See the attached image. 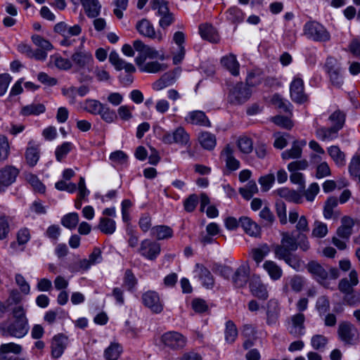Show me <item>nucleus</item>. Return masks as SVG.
Segmentation results:
<instances>
[{
    "label": "nucleus",
    "instance_id": "obj_1",
    "mask_svg": "<svg viewBox=\"0 0 360 360\" xmlns=\"http://www.w3.org/2000/svg\"><path fill=\"white\" fill-rule=\"evenodd\" d=\"M133 47L139 52V56L135 58V63L141 72L156 74L164 72L168 68L167 63L158 60L146 63V59L165 60L167 57L163 53H160L155 48L143 44L141 40H135L133 42Z\"/></svg>",
    "mask_w": 360,
    "mask_h": 360
},
{
    "label": "nucleus",
    "instance_id": "obj_30",
    "mask_svg": "<svg viewBox=\"0 0 360 360\" xmlns=\"http://www.w3.org/2000/svg\"><path fill=\"white\" fill-rule=\"evenodd\" d=\"M263 268L274 281H277L282 276L283 271L281 268L274 261H265L263 264Z\"/></svg>",
    "mask_w": 360,
    "mask_h": 360
},
{
    "label": "nucleus",
    "instance_id": "obj_39",
    "mask_svg": "<svg viewBox=\"0 0 360 360\" xmlns=\"http://www.w3.org/2000/svg\"><path fill=\"white\" fill-rule=\"evenodd\" d=\"M151 235L158 240H164L171 238L173 235V231L169 226H156L151 229Z\"/></svg>",
    "mask_w": 360,
    "mask_h": 360
},
{
    "label": "nucleus",
    "instance_id": "obj_61",
    "mask_svg": "<svg viewBox=\"0 0 360 360\" xmlns=\"http://www.w3.org/2000/svg\"><path fill=\"white\" fill-rule=\"evenodd\" d=\"M345 115L340 110H336L329 117V120L333 124V126L342 129L345 122Z\"/></svg>",
    "mask_w": 360,
    "mask_h": 360
},
{
    "label": "nucleus",
    "instance_id": "obj_44",
    "mask_svg": "<svg viewBox=\"0 0 360 360\" xmlns=\"http://www.w3.org/2000/svg\"><path fill=\"white\" fill-rule=\"evenodd\" d=\"M122 351V347L119 344H111L104 352L105 358L106 360H117Z\"/></svg>",
    "mask_w": 360,
    "mask_h": 360
},
{
    "label": "nucleus",
    "instance_id": "obj_23",
    "mask_svg": "<svg viewBox=\"0 0 360 360\" xmlns=\"http://www.w3.org/2000/svg\"><path fill=\"white\" fill-rule=\"evenodd\" d=\"M221 158L226 162V167L231 171L236 170L240 167V162L233 156V150L229 145H226L221 152Z\"/></svg>",
    "mask_w": 360,
    "mask_h": 360
},
{
    "label": "nucleus",
    "instance_id": "obj_2",
    "mask_svg": "<svg viewBox=\"0 0 360 360\" xmlns=\"http://www.w3.org/2000/svg\"><path fill=\"white\" fill-rule=\"evenodd\" d=\"M71 61L72 66L74 65L76 68V71L79 72L81 75L80 82H90L92 80V77L89 75H85L82 72L84 70L88 71L92 70V65L94 64V58L91 53L89 51L85 50L80 47L79 49L75 51L72 54Z\"/></svg>",
    "mask_w": 360,
    "mask_h": 360
},
{
    "label": "nucleus",
    "instance_id": "obj_29",
    "mask_svg": "<svg viewBox=\"0 0 360 360\" xmlns=\"http://www.w3.org/2000/svg\"><path fill=\"white\" fill-rule=\"evenodd\" d=\"M81 4L88 17L96 18L100 14L101 5L98 0H81Z\"/></svg>",
    "mask_w": 360,
    "mask_h": 360
},
{
    "label": "nucleus",
    "instance_id": "obj_13",
    "mask_svg": "<svg viewBox=\"0 0 360 360\" xmlns=\"http://www.w3.org/2000/svg\"><path fill=\"white\" fill-rule=\"evenodd\" d=\"M180 72V68H176L172 71L165 72L158 80L153 83V89L155 91H160L172 85L176 82V77Z\"/></svg>",
    "mask_w": 360,
    "mask_h": 360
},
{
    "label": "nucleus",
    "instance_id": "obj_36",
    "mask_svg": "<svg viewBox=\"0 0 360 360\" xmlns=\"http://www.w3.org/2000/svg\"><path fill=\"white\" fill-rule=\"evenodd\" d=\"M279 314V305L277 301L271 300L267 303V323L274 324L276 322Z\"/></svg>",
    "mask_w": 360,
    "mask_h": 360
},
{
    "label": "nucleus",
    "instance_id": "obj_42",
    "mask_svg": "<svg viewBox=\"0 0 360 360\" xmlns=\"http://www.w3.org/2000/svg\"><path fill=\"white\" fill-rule=\"evenodd\" d=\"M302 146H299L298 141L293 142L292 148L289 150L283 151L281 157L283 160L297 159L302 156Z\"/></svg>",
    "mask_w": 360,
    "mask_h": 360
},
{
    "label": "nucleus",
    "instance_id": "obj_14",
    "mask_svg": "<svg viewBox=\"0 0 360 360\" xmlns=\"http://www.w3.org/2000/svg\"><path fill=\"white\" fill-rule=\"evenodd\" d=\"M139 251L142 256L153 260L160 252V245L156 242L146 239L141 242Z\"/></svg>",
    "mask_w": 360,
    "mask_h": 360
},
{
    "label": "nucleus",
    "instance_id": "obj_43",
    "mask_svg": "<svg viewBox=\"0 0 360 360\" xmlns=\"http://www.w3.org/2000/svg\"><path fill=\"white\" fill-rule=\"evenodd\" d=\"M46 108L41 103H32L23 107L21 110L22 115H38L45 112Z\"/></svg>",
    "mask_w": 360,
    "mask_h": 360
},
{
    "label": "nucleus",
    "instance_id": "obj_12",
    "mask_svg": "<svg viewBox=\"0 0 360 360\" xmlns=\"http://www.w3.org/2000/svg\"><path fill=\"white\" fill-rule=\"evenodd\" d=\"M189 135L185 129L179 127L173 133H165L162 136V141L166 144L178 143L186 145L189 141Z\"/></svg>",
    "mask_w": 360,
    "mask_h": 360
},
{
    "label": "nucleus",
    "instance_id": "obj_31",
    "mask_svg": "<svg viewBox=\"0 0 360 360\" xmlns=\"http://www.w3.org/2000/svg\"><path fill=\"white\" fill-rule=\"evenodd\" d=\"M270 251L269 245L266 243H263L257 248H252L250 252V255L252 259L259 264L264 258L268 255Z\"/></svg>",
    "mask_w": 360,
    "mask_h": 360
},
{
    "label": "nucleus",
    "instance_id": "obj_62",
    "mask_svg": "<svg viewBox=\"0 0 360 360\" xmlns=\"http://www.w3.org/2000/svg\"><path fill=\"white\" fill-rule=\"evenodd\" d=\"M26 179L37 192L44 193L45 191V186L36 175L28 174L26 176Z\"/></svg>",
    "mask_w": 360,
    "mask_h": 360
},
{
    "label": "nucleus",
    "instance_id": "obj_34",
    "mask_svg": "<svg viewBox=\"0 0 360 360\" xmlns=\"http://www.w3.org/2000/svg\"><path fill=\"white\" fill-rule=\"evenodd\" d=\"M158 14L160 17L159 21L160 26L163 29L169 26L174 20L173 14L169 12L167 6H161L160 11H158Z\"/></svg>",
    "mask_w": 360,
    "mask_h": 360
},
{
    "label": "nucleus",
    "instance_id": "obj_51",
    "mask_svg": "<svg viewBox=\"0 0 360 360\" xmlns=\"http://www.w3.org/2000/svg\"><path fill=\"white\" fill-rule=\"evenodd\" d=\"M338 199L335 197H330L325 202L323 207V216L326 219H330L333 215V209L338 205Z\"/></svg>",
    "mask_w": 360,
    "mask_h": 360
},
{
    "label": "nucleus",
    "instance_id": "obj_38",
    "mask_svg": "<svg viewBox=\"0 0 360 360\" xmlns=\"http://www.w3.org/2000/svg\"><path fill=\"white\" fill-rule=\"evenodd\" d=\"M136 29L141 34L149 38H155V30L148 20L143 19L139 21L136 25Z\"/></svg>",
    "mask_w": 360,
    "mask_h": 360
},
{
    "label": "nucleus",
    "instance_id": "obj_49",
    "mask_svg": "<svg viewBox=\"0 0 360 360\" xmlns=\"http://www.w3.org/2000/svg\"><path fill=\"white\" fill-rule=\"evenodd\" d=\"M350 175L360 183V155L354 156L349 165Z\"/></svg>",
    "mask_w": 360,
    "mask_h": 360
},
{
    "label": "nucleus",
    "instance_id": "obj_9",
    "mask_svg": "<svg viewBox=\"0 0 360 360\" xmlns=\"http://www.w3.org/2000/svg\"><path fill=\"white\" fill-rule=\"evenodd\" d=\"M291 99L299 104L308 101V96L304 92V82L300 77H295L290 85Z\"/></svg>",
    "mask_w": 360,
    "mask_h": 360
},
{
    "label": "nucleus",
    "instance_id": "obj_11",
    "mask_svg": "<svg viewBox=\"0 0 360 360\" xmlns=\"http://www.w3.org/2000/svg\"><path fill=\"white\" fill-rule=\"evenodd\" d=\"M304 320L305 316L302 313L293 315L290 318V321L288 323V333L294 338H300L304 334Z\"/></svg>",
    "mask_w": 360,
    "mask_h": 360
},
{
    "label": "nucleus",
    "instance_id": "obj_50",
    "mask_svg": "<svg viewBox=\"0 0 360 360\" xmlns=\"http://www.w3.org/2000/svg\"><path fill=\"white\" fill-rule=\"evenodd\" d=\"M281 243L291 252L295 251L298 248L296 238L288 233H283Z\"/></svg>",
    "mask_w": 360,
    "mask_h": 360
},
{
    "label": "nucleus",
    "instance_id": "obj_22",
    "mask_svg": "<svg viewBox=\"0 0 360 360\" xmlns=\"http://www.w3.org/2000/svg\"><path fill=\"white\" fill-rule=\"evenodd\" d=\"M239 223L244 231L250 236H259L261 232L259 226L250 217H241L239 219Z\"/></svg>",
    "mask_w": 360,
    "mask_h": 360
},
{
    "label": "nucleus",
    "instance_id": "obj_54",
    "mask_svg": "<svg viewBox=\"0 0 360 360\" xmlns=\"http://www.w3.org/2000/svg\"><path fill=\"white\" fill-rule=\"evenodd\" d=\"M9 152L10 147L7 137L0 135V161H4L8 158Z\"/></svg>",
    "mask_w": 360,
    "mask_h": 360
},
{
    "label": "nucleus",
    "instance_id": "obj_55",
    "mask_svg": "<svg viewBox=\"0 0 360 360\" xmlns=\"http://www.w3.org/2000/svg\"><path fill=\"white\" fill-rule=\"evenodd\" d=\"M271 120L276 125L285 129H291L293 127V122L290 118L287 117L277 115L271 117Z\"/></svg>",
    "mask_w": 360,
    "mask_h": 360
},
{
    "label": "nucleus",
    "instance_id": "obj_60",
    "mask_svg": "<svg viewBox=\"0 0 360 360\" xmlns=\"http://www.w3.org/2000/svg\"><path fill=\"white\" fill-rule=\"evenodd\" d=\"M112 4L115 6L113 13L118 19L122 18L123 11L127 9L128 6V0H113Z\"/></svg>",
    "mask_w": 360,
    "mask_h": 360
},
{
    "label": "nucleus",
    "instance_id": "obj_10",
    "mask_svg": "<svg viewBox=\"0 0 360 360\" xmlns=\"http://www.w3.org/2000/svg\"><path fill=\"white\" fill-rule=\"evenodd\" d=\"M142 302L145 307L155 314H160L163 310V304L159 295L155 291H148L143 294Z\"/></svg>",
    "mask_w": 360,
    "mask_h": 360
},
{
    "label": "nucleus",
    "instance_id": "obj_25",
    "mask_svg": "<svg viewBox=\"0 0 360 360\" xmlns=\"http://www.w3.org/2000/svg\"><path fill=\"white\" fill-rule=\"evenodd\" d=\"M275 193L281 198L289 202L296 204H300L302 202V195L295 190H291L288 188H281L277 189Z\"/></svg>",
    "mask_w": 360,
    "mask_h": 360
},
{
    "label": "nucleus",
    "instance_id": "obj_37",
    "mask_svg": "<svg viewBox=\"0 0 360 360\" xmlns=\"http://www.w3.org/2000/svg\"><path fill=\"white\" fill-rule=\"evenodd\" d=\"M221 63L226 69L231 72L233 75H238L239 64L234 55L230 54L229 56L223 57L221 60Z\"/></svg>",
    "mask_w": 360,
    "mask_h": 360
},
{
    "label": "nucleus",
    "instance_id": "obj_21",
    "mask_svg": "<svg viewBox=\"0 0 360 360\" xmlns=\"http://www.w3.org/2000/svg\"><path fill=\"white\" fill-rule=\"evenodd\" d=\"M354 221L348 216H344L341 219V226L338 228L336 234L338 237L348 240L352 233Z\"/></svg>",
    "mask_w": 360,
    "mask_h": 360
},
{
    "label": "nucleus",
    "instance_id": "obj_40",
    "mask_svg": "<svg viewBox=\"0 0 360 360\" xmlns=\"http://www.w3.org/2000/svg\"><path fill=\"white\" fill-rule=\"evenodd\" d=\"M328 153L338 166H343L345 164V155L337 146H332L328 148Z\"/></svg>",
    "mask_w": 360,
    "mask_h": 360
},
{
    "label": "nucleus",
    "instance_id": "obj_53",
    "mask_svg": "<svg viewBox=\"0 0 360 360\" xmlns=\"http://www.w3.org/2000/svg\"><path fill=\"white\" fill-rule=\"evenodd\" d=\"M32 42L41 49L46 51L53 49V45L51 42L40 35L34 34L32 37Z\"/></svg>",
    "mask_w": 360,
    "mask_h": 360
},
{
    "label": "nucleus",
    "instance_id": "obj_20",
    "mask_svg": "<svg viewBox=\"0 0 360 360\" xmlns=\"http://www.w3.org/2000/svg\"><path fill=\"white\" fill-rule=\"evenodd\" d=\"M109 61L117 70H124L127 72L129 73L134 72L136 71L135 67L131 63H127L125 60L120 58L118 53L115 51L110 52Z\"/></svg>",
    "mask_w": 360,
    "mask_h": 360
},
{
    "label": "nucleus",
    "instance_id": "obj_56",
    "mask_svg": "<svg viewBox=\"0 0 360 360\" xmlns=\"http://www.w3.org/2000/svg\"><path fill=\"white\" fill-rule=\"evenodd\" d=\"M328 343V338L322 335H315L311 339V347L316 350L325 348Z\"/></svg>",
    "mask_w": 360,
    "mask_h": 360
},
{
    "label": "nucleus",
    "instance_id": "obj_48",
    "mask_svg": "<svg viewBox=\"0 0 360 360\" xmlns=\"http://www.w3.org/2000/svg\"><path fill=\"white\" fill-rule=\"evenodd\" d=\"M79 222V215L76 212L65 214L61 219V224L70 229H75Z\"/></svg>",
    "mask_w": 360,
    "mask_h": 360
},
{
    "label": "nucleus",
    "instance_id": "obj_45",
    "mask_svg": "<svg viewBox=\"0 0 360 360\" xmlns=\"http://www.w3.org/2000/svg\"><path fill=\"white\" fill-rule=\"evenodd\" d=\"M100 101L94 99H87L84 103V110L92 115H98L103 105Z\"/></svg>",
    "mask_w": 360,
    "mask_h": 360
},
{
    "label": "nucleus",
    "instance_id": "obj_26",
    "mask_svg": "<svg viewBox=\"0 0 360 360\" xmlns=\"http://www.w3.org/2000/svg\"><path fill=\"white\" fill-rule=\"evenodd\" d=\"M186 121L192 124L210 127V122L205 112L200 110H195L189 112L186 118Z\"/></svg>",
    "mask_w": 360,
    "mask_h": 360
},
{
    "label": "nucleus",
    "instance_id": "obj_18",
    "mask_svg": "<svg viewBox=\"0 0 360 360\" xmlns=\"http://www.w3.org/2000/svg\"><path fill=\"white\" fill-rule=\"evenodd\" d=\"M39 157V145L37 144L33 140L30 141L25 153L26 163L30 167H33L37 164Z\"/></svg>",
    "mask_w": 360,
    "mask_h": 360
},
{
    "label": "nucleus",
    "instance_id": "obj_59",
    "mask_svg": "<svg viewBox=\"0 0 360 360\" xmlns=\"http://www.w3.org/2000/svg\"><path fill=\"white\" fill-rule=\"evenodd\" d=\"M53 58L54 65L59 70H69L72 68L71 59L65 58L60 56H56Z\"/></svg>",
    "mask_w": 360,
    "mask_h": 360
},
{
    "label": "nucleus",
    "instance_id": "obj_3",
    "mask_svg": "<svg viewBox=\"0 0 360 360\" xmlns=\"http://www.w3.org/2000/svg\"><path fill=\"white\" fill-rule=\"evenodd\" d=\"M337 333L339 340L345 345H354L359 342V332L351 322L341 321Z\"/></svg>",
    "mask_w": 360,
    "mask_h": 360
},
{
    "label": "nucleus",
    "instance_id": "obj_5",
    "mask_svg": "<svg viewBox=\"0 0 360 360\" xmlns=\"http://www.w3.org/2000/svg\"><path fill=\"white\" fill-rule=\"evenodd\" d=\"M0 330L4 333L17 338H21L24 337L28 332V321H15L10 323L7 326L6 323H1Z\"/></svg>",
    "mask_w": 360,
    "mask_h": 360
},
{
    "label": "nucleus",
    "instance_id": "obj_19",
    "mask_svg": "<svg viewBox=\"0 0 360 360\" xmlns=\"http://www.w3.org/2000/svg\"><path fill=\"white\" fill-rule=\"evenodd\" d=\"M68 345V338L63 334L55 335L51 342V355L53 358H59Z\"/></svg>",
    "mask_w": 360,
    "mask_h": 360
},
{
    "label": "nucleus",
    "instance_id": "obj_46",
    "mask_svg": "<svg viewBox=\"0 0 360 360\" xmlns=\"http://www.w3.org/2000/svg\"><path fill=\"white\" fill-rule=\"evenodd\" d=\"M328 233V226L322 221L316 220L313 224L311 236L318 238L325 237Z\"/></svg>",
    "mask_w": 360,
    "mask_h": 360
},
{
    "label": "nucleus",
    "instance_id": "obj_6",
    "mask_svg": "<svg viewBox=\"0 0 360 360\" xmlns=\"http://www.w3.org/2000/svg\"><path fill=\"white\" fill-rule=\"evenodd\" d=\"M250 96L251 91L249 87L243 83H238L231 89L228 100L233 105H240L246 102Z\"/></svg>",
    "mask_w": 360,
    "mask_h": 360
},
{
    "label": "nucleus",
    "instance_id": "obj_41",
    "mask_svg": "<svg viewBox=\"0 0 360 360\" xmlns=\"http://www.w3.org/2000/svg\"><path fill=\"white\" fill-rule=\"evenodd\" d=\"M98 229L105 234H112L116 229L115 221L107 217H101L98 225Z\"/></svg>",
    "mask_w": 360,
    "mask_h": 360
},
{
    "label": "nucleus",
    "instance_id": "obj_7",
    "mask_svg": "<svg viewBox=\"0 0 360 360\" xmlns=\"http://www.w3.org/2000/svg\"><path fill=\"white\" fill-rule=\"evenodd\" d=\"M161 342L165 347L173 350L183 349L186 345V338L180 333L169 331L161 336Z\"/></svg>",
    "mask_w": 360,
    "mask_h": 360
},
{
    "label": "nucleus",
    "instance_id": "obj_17",
    "mask_svg": "<svg viewBox=\"0 0 360 360\" xmlns=\"http://www.w3.org/2000/svg\"><path fill=\"white\" fill-rule=\"evenodd\" d=\"M252 295L260 300H266L269 297L266 285L262 283L259 277H253L249 283Z\"/></svg>",
    "mask_w": 360,
    "mask_h": 360
},
{
    "label": "nucleus",
    "instance_id": "obj_32",
    "mask_svg": "<svg viewBox=\"0 0 360 360\" xmlns=\"http://www.w3.org/2000/svg\"><path fill=\"white\" fill-rule=\"evenodd\" d=\"M248 271L244 266H240L234 273L233 282L237 288H243L248 280Z\"/></svg>",
    "mask_w": 360,
    "mask_h": 360
},
{
    "label": "nucleus",
    "instance_id": "obj_4",
    "mask_svg": "<svg viewBox=\"0 0 360 360\" xmlns=\"http://www.w3.org/2000/svg\"><path fill=\"white\" fill-rule=\"evenodd\" d=\"M304 34L307 38L316 41H327L330 39V34L326 28L315 21L305 24Z\"/></svg>",
    "mask_w": 360,
    "mask_h": 360
},
{
    "label": "nucleus",
    "instance_id": "obj_57",
    "mask_svg": "<svg viewBox=\"0 0 360 360\" xmlns=\"http://www.w3.org/2000/svg\"><path fill=\"white\" fill-rule=\"evenodd\" d=\"M316 308L320 315L325 314L330 309V302L328 298L325 295L320 296L317 299Z\"/></svg>",
    "mask_w": 360,
    "mask_h": 360
},
{
    "label": "nucleus",
    "instance_id": "obj_16",
    "mask_svg": "<svg viewBox=\"0 0 360 360\" xmlns=\"http://www.w3.org/2000/svg\"><path fill=\"white\" fill-rule=\"evenodd\" d=\"M18 170L13 166H6L0 169V191L4 190L13 184L17 176Z\"/></svg>",
    "mask_w": 360,
    "mask_h": 360
},
{
    "label": "nucleus",
    "instance_id": "obj_15",
    "mask_svg": "<svg viewBox=\"0 0 360 360\" xmlns=\"http://www.w3.org/2000/svg\"><path fill=\"white\" fill-rule=\"evenodd\" d=\"M306 268L312 277L321 284L328 278L327 269L316 261L309 262Z\"/></svg>",
    "mask_w": 360,
    "mask_h": 360
},
{
    "label": "nucleus",
    "instance_id": "obj_8",
    "mask_svg": "<svg viewBox=\"0 0 360 360\" xmlns=\"http://www.w3.org/2000/svg\"><path fill=\"white\" fill-rule=\"evenodd\" d=\"M325 67L332 84L340 87L343 84V79L340 74L341 68L338 60L334 58L329 57L326 60Z\"/></svg>",
    "mask_w": 360,
    "mask_h": 360
},
{
    "label": "nucleus",
    "instance_id": "obj_47",
    "mask_svg": "<svg viewBox=\"0 0 360 360\" xmlns=\"http://www.w3.org/2000/svg\"><path fill=\"white\" fill-rule=\"evenodd\" d=\"M238 336V330L232 321L226 323L225 340L229 343H233Z\"/></svg>",
    "mask_w": 360,
    "mask_h": 360
},
{
    "label": "nucleus",
    "instance_id": "obj_24",
    "mask_svg": "<svg viewBox=\"0 0 360 360\" xmlns=\"http://www.w3.org/2000/svg\"><path fill=\"white\" fill-rule=\"evenodd\" d=\"M21 351L22 347L18 344L13 342L2 344L0 346V360H12L14 356L9 353L18 354Z\"/></svg>",
    "mask_w": 360,
    "mask_h": 360
},
{
    "label": "nucleus",
    "instance_id": "obj_58",
    "mask_svg": "<svg viewBox=\"0 0 360 360\" xmlns=\"http://www.w3.org/2000/svg\"><path fill=\"white\" fill-rule=\"evenodd\" d=\"M72 149V143L65 142L62 145L58 146L55 151L56 160L60 162Z\"/></svg>",
    "mask_w": 360,
    "mask_h": 360
},
{
    "label": "nucleus",
    "instance_id": "obj_64",
    "mask_svg": "<svg viewBox=\"0 0 360 360\" xmlns=\"http://www.w3.org/2000/svg\"><path fill=\"white\" fill-rule=\"evenodd\" d=\"M275 181V176L273 174H269L259 179V183L261 185L262 190L264 192L268 191Z\"/></svg>",
    "mask_w": 360,
    "mask_h": 360
},
{
    "label": "nucleus",
    "instance_id": "obj_52",
    "mask_svg": "<svg viewBox=\"0 0 360 360\" xmlns=\"http://www.w3.org/2000/svg\"><path fill=\"white\" fill-rule=\"evenodd\" d=\"M102 120L108 123L113 122L117 119V114L114 110L106 105H103L99 114Z\"/></svg>",
    "mask_w": 360,
    "mask_h": 360
},
{
    "label": "nucleus",
    "instance_id": "obj_28",
    "mask_svg": "<svg viewBox=\"0 0 360 360\" xmlns=\"http://www.w3.org/2000/svg\"><path fill=\"white\" fill-rule=\"evenodd\" d=\"M200 36L212 43H217L219 41V36L216 29L211 25L204 24L199 27Z\"/></svg>",
    "mask_w": 360,
    "mask_h": 360
},
{
    "label": "nucleus",
    "instance_id": "obj_63",
    "mask_svg": "<svg viewBox=\"0 0 360 360\" xmlns=\"http://www.w3.org/2000/svg\"><path fill=\"white\" fill-rule=\"evenodd\" d=\"M331 175V171L328 164L326 162H322L319 164L316 169V177L322 179Z\"/></svg>",
    "mask_w": 360,
    "mask_h": 360
},
{
    "label": "nucleus",
    "instance_id": "obj_33",
    "mask_svg": "<svg viewBox=\"0 0 360 360\" xmlns=\"http://www.w3.org/2000/svg\"><path fill=\"white\" fill-rule=\"evenodd\" d=\"M198 140L201 146L208 150H213L217 143L215 135L207 131L200 133Z\"/></svg>",
    "mask_w": 360,
    "mask_h": 360
},
{
    "label": "nucleus",
    "instance_id": "obj_27",
    "mask_svg": "<svg viewBox=\"0 0 360 360\" xmlns=\"http://www.w3.org/2000/svg\"><path fill=\"white\" fill-rule=\"evenodd\" d=\"M195 272L202 281V285L207 288H212L214 281L211 272L204 266L197 264L195 266Z\"/></svg>",
    "mask_w": 360,
    "mask_h": 360
},
{
    "label": "nucleus",
    "instance_id": "obj_35",
    "mask_svg": "<svg viewBox=\"0 0 360 360\" xmlns=\"http://www.w3.org/2000/svg\"><path fill=\"white\" fill-rule=\"evenodd\" d=\"M340 129L335 126L331 127H320L316 130V135L321 141L332 140L337 137V134Z\"/></svg>",
    "mask_w": 360,
    "mask_h": 360
}]
</instances>
